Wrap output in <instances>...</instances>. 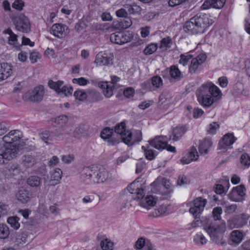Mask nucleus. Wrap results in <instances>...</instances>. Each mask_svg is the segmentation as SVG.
<instances>
[{
    "instance_id": "1",
    "label": "nucleus",
    "mask_w": 250,
    "mask_h": 250,
    "mask_svg": "<svg viewBox=\"0 0 250 250\" xmlns=\"http://www.w3.org/2000/svg\"><path fill=\"white\" fill-rule=\"evenodd\" d=\"M196 95L199 104L205 108L210 107L222 97L220 90L211 82L203 84L196 90Z\"/></svg>"
},
{
    "instance_id": "2",
    "label": "nucleus",
    "mask_w": 250,
    "mask_h": 250,
    "mask_svg": "<svg viewBox=\"0 0 250 250\" xmlns=\"http://www.w3.org/2000/svg\"><path fill=\"white\" fill-rule=\"evenodd\" d=\"M80 177L87 184H100L108 179L110 174L104 167L92 165L83 167L81 172Z\"/></svg>"
},
{
    "instance_id": "3",
    "label": "nucleus",
    "mask_w": 250,
    "mask_h": 250,
    "mask_svg": "<svg viewBox=\"0 0 250 250\" xmlns=\"http://www.w3.org/2000/svg\"><path fill=\"white\" fill-rule=\"evenodd\" d=\"M212 23V20L208 15L198 13L185 22L183 30L190 35L203 33Z\"/></svg>"
},
{
    "instance_id": "4",
    "label": "nucleus",
    "mask_w": 250,
    "mask_h": 250,
    "mask_svg": "<svg viewBox=\"0 0 250 250\" xmlns=\"http://www.w3.org/2000/svg\"><path fill=\"white\" fill-rule=\"evenodd\" d=\"M204 229L209 234L211 240L217 245L222 246L226 245L224 238L223 232L221 230V227L214 222H210L204 226Z\"/></svg>"
},
{
    "instance_id": "5",
    "label": "nucleus",
    "mask_w": 250,
    "mask_h": 250,
    "mask_svg": "<svg viewBox=\"0 0 250 250\" xmlns=\"http://www.w3.org/2000/svg\"><path fill=\"white\" fill-rule=\"evenodd\" d=\"M60 127L59 133H62L63 138H65L66 135L69 136L72 131V126L68 124V118L65 115H61L52 120Z\"/></svg>"
},
{
    "instance_id": "6",
    "label": "nucleus",
    "mask_w": 250,
    "mask_h": 250,
    "mask_svg": "<svg viewBox=\"0 0 250 250\" xmlns=\"http://www.w3.org/2000/svg\"><path fill=\"white\" fill-rule=\"evenodd\" d=\"M19 152L15 145L4 146L0 148V164L4 163V159L10 160L15 158Z\"/></svg>"
},
{
    "instance_id": "7",
    "label": "nucleus",
    "mask_w": 250,
    "mask_h": 250,
    "mask_svg": "<svg viewBox=\"0 0 250 250\" xmlns=\"http://www.w3.org/2000/svg\"><path fill=\"white\" fill-rule=\"evenodd\" d=\"M148 143L150 146L156 149H167L168 151L176 152L175 147L167 144L166 136L156 137L154 139L149 141Z\"/></svg>"
},
{
    "instance_id": "8",
    "label": "nucleus",
    "mask_w": 250,
    "mask_h": 250,
    "mask_svg": "<svg viewBox=\"0 0 250 250\" xmlns=\"http://www.w3.org/2000/svg\"><path fill=\"white\" fill-rule=\"evenodd\" d=\"M40 137L47 145L51 144L54 140L62 141L64 139L62 133H59V130L56 129L54 132L49 130H43L40 133Z\"/></svg>"
},
{
    "instance_id": "9",
    "label": "nucleus",
    "mask_w": 250,
    "mask_h": 250,
    "mask_svg": "<svg viewBox=\"0 0 250 250\" xmlns=\"http://www.w3.org/2000/svg\"><path fill=\"white\" fill-rule=\"evenodd\" d=\"M17 29L23 32H28L30 30V24L28 19L23 14L11 18Z\"/></svg>"
},
{
    "instance_id": "10",
    "label": "nucleus",
    "mask_w": 250,
    "mask_h": 250,
    "mask_svg": "<svg viewBox=\"0 0 250 250\" xmlns=\"http://www.w3.org/2000/svg\"><path fill=\"white\" fill-rule=\"evenodd\" d=\"M113 53L107 50L97 54L95 62L100 66H109L113 64Z\"/></svg>"
},
{
    "instance_id": "11",
    "label": "nucleus",
    "mask_w": 250,
    "mask_h": 250,
    "mask_svg": "<svg viewBox=\"0 0 250 250\" xmlns=\"http://www.w3.org/2000/svg\"><path fill=\"white\" fill-rule=\"evenodd\" d=\"M120 78L113 76L111 77V82H100L99 83V86L103 89V93L105 97L110 98L113 94V89L115 84L119 81Z\"/></svg>"
},
{
    "instance_id": "12",
    "label": "nucleus",
    "mask_w": 250,
    "mask_h": 250,
    "mask_svg": "<svg viewBox=\"0 0 250 250\" xmlns=\"http://www.w3.org/2000/svg\"><path fill=\"white\" fill-rule=\"evenodd\" d=\"M125 124L122 122L116 125L115 126V132L121 135V139L123 142L127 145H130L132 133L129 131L126 132Z\"/></svg>"
},
{
    "instance_id": "13",
    "label": "nucleus",
    "mask_w": 250,
    "mask_h": 250,
    "mask_svg": "<svg viewBox=\"0 0 250 250\" xmlns=\"http://www.w3.org/2000/svg\"><path fill=\"white\" fill-rule=\"evenodd\" d=\"M246 188L244 185L234 187L228 195L229 198L232 201L241 202L244 200L245 196Z\"/></svg>"
},
{
    "instance_id": "14",
    "label": "nucleus",
    "mask_w": 250,
    "mask_h": 250,
    "mask_svg": "<svg viewBox=\"0 0 250 250\" xmlns=\"http://www.w3.org/2000/svg\"><path fill=\"white\" fill-rule=\"evenodd\" d=\"M207 202V200L201 197L197 198L193 201V206L189 209L190 213L197 218V215L203 210Z\"/></svg>"
},
{
    "instance_id": "15",
    "label": "nucleus",
    "mask_w": 250,
    "mask_h": 250,
    "mask_svg": "<svg viewBox=\"0 0 250 250\" xmlns=\"http://www.w3.org/2000/svg\"><path fill=\"white\" fill-rule=\"evenodd\" d=\"M69 32L68 27L64 24L56 23L51 27V33L55 37L59 38L65 37Z\"/></svg>"
},
{
    "instance_id": "16",
    "label": "nucleus",
    "mask_w": 250,
    "mask_h": 250,
    "mask_svg": "<svg viewBox=\"0 0 250 250\" xmlns=\"http://www.w3.org/2000/svg\"><path fill=\"white\" fill-rule=\"evenodd\" d=\"M110 41L112 42L123 44L130 41L131 38L126 34L121 32H117L110 35Z\"/></svg>"
},
{
    "instance_id": "17",
    "label": "nucleus",
    "mask_w": 250,
    "mask_h": 250,
    "mask_svg": "<svg viewBox=\"0 0 250 250\" xmlns=\"http://www.w3.org/2000/svg\"><path fill=\"white\" fill-rule=\"evenodd\" d=\"M245 233L242 230H232L229 236V240L230 245H238L243 241Z\"/></svg>"
},
{
    "instance_id": "18",
    "label": "nucleus",
    "mask_w": 250,
    "mask_h": 250,
    "mask_svg": "<svg viewBox=\"0 0 250 250\" xmlns=\"http://www.w3.org/2000/svg\"><path fill=\"white\" fill-rule=\"evenodd\" d=\"M235 138L232 134L228 133L225 135L222 139L220 141L218 144V147L220 149L231 148V146L236 141Z\"/></svg>"
},
{
    "instance_id": "19",
    "label": "nucleus",
    "mask_w": 250,
    "mask_h": 250,
    "mask_svg": "<svg viewBox=\"0 0 250 250\" xmlns=\"http://www.w3.org/2000/svg\"><path fill=\"white\" fill-rule=\"evenodd\" d=\"M44 87L42 85H40L36 87L31 93H29L30 95L29 99L34 102H41L44 95Z\"/></svg>"
},
{
    "instance_id": "20",
    "label": "nucleus",
    "mask_w": 250,
    "mask_h": 250,
    "mask_svg": "<svg viewBox=\"0 0 250 250\" xmlns=\"http://www.w3.org/2000/svg\"><path fill=\"white\" fill-rule=\"evenodd\" d=\"M20 133L18 130H12L4 136L2 140L5 143L11 145V144L18 141L21 139Z\"/></svg>"
},
{
    "instance_id": "21",
    "label": "nucleus",
    "mask_w": 250,
    "mask_h": 250,
    "mask_svg": "<svg viewBox=\"0 0 250 250\" xmlns=\"http://www.w3.org/2000/svg\"><path fill=\"white\" fill-rule=\"evenodd\" d=\"M226 2V0H206L201 7L203 9H208L210 7L216 9L222 8Z\"/></svg>"
},
{
    "instance_id": "22",
    "label": "nucleus",
    "mask_w": 250,
    "mask_h": 250,
    "mask_svg": "<svg viewBox=\"0 0 250 250\" xmlns=\"http://www.w3.org/2000/svg\"><path fill=\"white\" fill-rule=\"evenodd\" d=\"M10 64L2 62L0 63V82L8 78L12 73Z\"/></svg>"
},
{
    "instance_id": "23",
    "label": "nucleus",
    "mask_w": 250,
    "mask_h": 250,
    "mask_svg": "<svg viewBox=\"0 0 250 250\" xmlns=\"http://www.w3.org/2000/svg\"><path fill=\"white\" fill-rule=\"evenodd\" d=\"M114 132L113 129L106 127L102 131L101 133V137L104 140L108 139V142L109 144L112 145L119 143V140L118 139L113 140V138H112V136Z\"/></svg>"
},
{
    "instance_id": "24",
    "label": "nucleus",
    "mask_w": 250,
    "mask_h": 250,
    "mask_svg": "<svg viewBox=\"0 0 250 250\" xmlns=\"http://www.w3.org/2000/svg\"><path fill=\"white\" fill-rule=\"evenodd\" d=\"M199 155L196 148L194 146H192L188 153V157L183 158L181 161L183 164H188L191 161H196Z\"/></svg>"
},
{
    "instance_id": "25",
    "label": "nucleus",
    "mask_w": 250,
    "mask_h": 250,
    "mask_svg": "<svg viewBox=\"0 0 250 250\" xmlns=\"http://www.w3.org/2000/svg\"><path fill=\"white\" fill-rule=\"evenodd\" d=\"M16 198L20 202L23 204L26 203L30 199V192L27 189H20L16 194Z\"/></svg>"
},
{
    "instance_id": "26",
    "label": "nucleus",
    "mask_w": 250,
    "mask_h": 250,
    "mask_svg": "<svg viewBox=\"0 0 250 250\" xmlns=\"http://www.w3.org/2000/svg\"><path fill=\"white\" fill-rule=\"evenodd\" d=\"M156 203V199L152 195H147L140 200L139 204L143 208H148L153 207Z\"/></svg>"
},
{
    "instance_id": "27",
    "label": "nucleus",
    "mask_w": 250,
    "mask_h": 250,
    "mask_svg": "<svg viewBox=\"0 0 250 250\" xmlns=\"http://www.w3.org/2000/svg\"><path fill=\"white\" fill-rule=\"evenodd\" d=\"M186 129L185 127L180 126L176 127L173 130L172 135L170 136V139L172 138V139L174 141H178L181 138V137L186 132Z\"/></svg>"
},
{
    "instance_id": "28",
    "label": "nucleus",
    "mask_w": 250,
    "mask_h": 250,
    "mask_svg": "<svg viewBox=\"0 0 250 250\" xmlns=\"http://www.w3.org/2000/svg\"><path fill=\"white\" fill-rule=\"evenodd\" d=\"M212 143L209 139H205L199 146V151L201 154H207Z\"/></svg>"
},
{
    "instance_id": "29",
    "label": "nucleus",
    "mask_w": 250,
    "mask_h": 250,
    "mask_svg": "<svg viewBox=\"0 0 250 250\" xmlns=\"http://www.w3.org/2000/svg\"><path fill=\"white\" fill-rule=\"evenodd\" d=\"M87 99L90 102H95L102 100V96L100 93L94 90H87Z\"/></svg>"
},
{
    "instance_id": "30",
    "label": "nucleus",
    "mask_w": 250,
    "mask_h": 250,
    "mask_svg": "<svg viewBox=\"0 0 250 250\" xmlns=\"http://www.w3.org/2000/svg\"><path fill=\"white\" fill-rule=\"evenodd\" d=\"M20 167L16 165H12L5 170V175L8 178H11L20 174Z\"/></svg>"
},
{
    "instance_id": "31",
    "label": "nucleus",
    "mask_w": 250,
    "mask_h": 250,
    "mask_svg": "<svg viewBox=\"0 0 250 250\" xmlns=\"http://www.w3.org/2000/svg\"><path fill=\"white\" fill-rule=\"evenodd\" d=\"M237 223V229L241 228L247 224L250 215L248 214L242 213L235 216Z\"/></svg>"
},
{
    "instance_id": "32",
    "label": "nucleus",
    "mask_w": 250,
    "mask_h": 250,
    "mask_svg": "<svg viewBox=\"0 0 250 250\" xmlns=\"http://www.w3.org/2000/svg\"><path fill=\"white\" fill-rule=\"evenodd\" d=\"M3 33L9 35L8 37L9 43L11 45H16V44L17 43V35L15 34L10 28L4 30ZM15 47L17 49H19L18 46H15Z\"/></svg>"
},
{
    "instance_id": "33",
    "label": "nucleus",
    "mask_w": 250,
    "mask_h": 250,
    "mask_svg": "<svg viewBox=\"0 0 250 250\" xmlns=\"http://www.w3.org/2000/svg\"><path fill=\"white\" fill-rule=\"evenodd\" d=\"M27 184L33 188H39L41 185V178L38 176H31L27 179Z\"/></svg>"
},
{
    "instance_id": "34",
    "label": "nucleus",
    "mask_w": 250,
    "mask_h": 250,
    "mask_svg": "<svg viewBox=\"0 0 250 250\" xmlns=\"http://www.w3.org/2000/svg\"><path fill=\"white\" fill-rule=\"evenodd\" d=\"M88 129V127L85 125H80L76 127L73 132V136L75 138L79 137L81 135L85 133Z\"/></svg>"
},
{
    "instance_id": "35",
    "label": "nucleus",
    "mask_w": 250,
    "mask_h": 250,
    "mask_svg": "<svg viewBox=\"0 0 250 250\" xmlns=\"http://www.w3.org/2000/svg\"><path fill=\"white\" fill-rule=\"evenodd\" d=\"M63 84V82L62 81H58L56 82L50 80L48 82L49 87L52 89L55 90L57 93H60L61 89Z\"/></svg>"
},
{
    "instance_id": "36",
    "label": "nucleus",
    "mask_w": 250,
    "mask_h": 250,
    "mask_svg": "<svg viewBox=\"0 0 250 250\" xmlns=\"http://www.w3.org/2000/svg\"><path fill=\"white\" fill-rule=\"evenodd\" d=\"M169 74L172 78L176 80H180L182 78L180 71L179 68L175 65L170 67Z\"/></svg>"
},
{
    "instance_id": "37",
    "label": "nucleus",
    "mask_w": 250,
    "mask_h": 250,
    "mask_svg": "<svg viewBox=\"0 0 250 250\" xmlns=\"http://www.w3.org/2000/svg\"><path fill=\"white\" fill-rule=\"evenodd\" d=\"M19 218L17 216L10 217L7 219V223L15 229H18L20 227L19 223Z\"/></svg>"
},
{
    "instance_id": "38",
    "label": "nucleus",
    "mask_w": 250,
    "mask_h": 250,
    "mask_svg": "<svg viewBox=\"0 0 250 250\" xmlns=\"http://www.w3.org/2000/svg\"><path fill=\"white\" fill-rule=\"evenodd\" d=\"M27 233L25 232H21L16 238L15 243L17 245H23L27 242Z\"/></svg>"
},
{
    "instance_id": "39",
    "label": "nucleus",
    "mask_w": 250,
    "mask_h": 250,
    "mask_svg": "<svg viewBox=\"0 0 250 250\" xmlns=\"http://www.w3.org/2000/svg\"><path fill=\"white\" fill-rule=\"evenodd\" d=\"M95 197L98 198L99 200H100V197L98 195H87L83 198V202L85 204L92 203L93 206H95L98 203V202L95 201Z\"/></svg>"
},
{
    "instance_id": "40",
    "label": "nucleus",
    "mask_w": 250,
    "mask_h": 250,
    "mask_svg": "<svg viewBox=\"0 0 250 250\" xmlns=\"http://www.w3.org/2000/svg\"><path fill=\"white\" fill-rule=\"evenodd\" d=\"M9 229L8 227L5 224L0 225V238L5 239L9 235Z\"/></svg>"
},
{
    "instance_id": "41",
    "label": "nucleus",
    "mask_w": 250,
    "mask_h": 250,
    "mask_svg": "<svg viewBox=\"0 0 250 250\" xmlns=\"http://www.w3.org/2000/svg\"><path fill=\"white\" fill-rule=\"evenodd\" d=\"M193 241L198 245H203L207 243V240L202 233H199L194 236Z\"/></svg>"
},
{
    "instance_id": "42",
    "label": "nucleus",
    "mask_w": 250,
    "mask_h": 250,
    "mask_svg": "<svg viewBox=\"0 0 250 250\" xmlns=\"http://www.w3.org/2000/svg\"><path fill=\"white\" fill-rule=\"evenodd\" d=\"M86 93L87 90L84 91L83 90H78L74 92V96L76 99L81 101H83L86 100L87 98Z\"/></svg>"
},
{
    "instance_id": "43",
    "label": "nucleus",
    "mask_w": 250,
    "mask_h": 250,
    "mask_svg": "<svg viewBox=\"0 0 250 250\" xmlns=\"http://www.w3.org/2000/svg\"><path fill=\"white\" fill-rule=\"evenodd\" d=\"M62 170L59 168H56L51 174L50 181H59L62 178Z\"/></svg>"
},
{
    "instance_id": "44",
    "label": "nucleus",
    "mask_w": 250,
    "mask_h": 250,
    "mask_svg": "<svg viewBox=\"0 0 250 250\" xmlns=\"http://www.w3.org/2000/svg\"><path fill=\"white\" fill-rule=\"evenodd\" d=\"M142 132L140 130H136L133 134V137L131 136V144L128 145H133L135 142H140L142 139Z\"/></svg>"
},
{
    "instance_id": "45",
    "label": "nucleus",
    "mask_w": 250,
    "mask_h": 250,
    "mask_svg": "<svg viewBox=\"0 0 250 250\" xmlns=\"http://www.w3.org/2000/svg\"><path fill=\"white\" fill-rule=\"evenodd\" d=\"M242 165L248 167L250 166V156L246 153L243 154L240 158Z\"/></svg>"
},
{
    "instance_id": "46",
    "label": "nucleus",
    "mask_w": 250,
    "mask_h": 250,
    "mask_svg": "<svg viewBox=\"0 0 250 250\" xmlns=\"http://www.w3.org/2000/svg\"><path fill=\"white\" fill-rule=\"evenodd\" d=\"M157 49V44L155 43H151L149 44L144 49V53L146 55H150L155 52Z\"/></svg>"
},
{
    "instance_id": "47",
    "label": "nucleus",
    "mask_w": 250,
    "mask_h": 250,
    "mask_svg": "<svg viewBox=\"0 0 250 250\" xmlns=\"http://www.w3.org/2000/svg\"><path fill=\"white\" fill-rule=\"evenodd\" d=\"M243 86L241 83H236L234 86V90L237 95H246V92L243 89Z\"/></svg>"
},
{
    "instance_id": "48",
    "label": "nucleus",
    "mask_w": 250,
    "mask_h": 250,
    "mask_svg": "<svg viewBox=\"0 0 250 250\" xmlns=\"http://www.w3.org/2000/svg\"><path fill=\"white\" fill-rule=\"evenodd\" d=\"M172 43V40L170 37L163 38L161 41L160 48H169Z\"/></svg>"
},
{
    "instance_id": "49",
    "label": "nucleus",
    "mask_w": 250,
    "mask_h": 250,
    "mask_svg": "<svg viewBox=\"0 0 250 250\" xmlns=\"http://www.w3.org/2000/svg\"><path fill=\"white\" fill-rule=\"evenodd\" d=\"M222 212L221 207H218L213 208L212 214L214 221L221 220V214Z\"/></svg>"
},
{
    "instance_id": "50",
    "label": "nucleus",
    "mask_w": 250,
    "mask_h": 250,
    "mask_svg": "<svg viewBox=\"0 0 250 250\" xmlns=\"http://www.w3.org/2000/svg\"><path fill=\"white\" fill-rule=\"evenodd\" d=\"M199 65H201L197 59H193L191 60L190 65L189 67V71L190 73H195L197 70Z\"/></svg>"
},
{
    "instance_id": "51",
    "label": "nucleus",
    "mask_w": 250,
    "mask_h": 250,
    "mask_svg": "<svg viewBox=\"0 0 250 250\" xmlns=\"http://www.w3.org/2000/svg\"><path fill=\"white\" fill-rule=\"evenodd\" d=\"M23 164L26 167H30L35 163L34 158L30 155H25L23 160Z\"/></svg>"
},
{
    "instance_id": "52",
    "label": "nucleus",
    "mask_w": 250,
    "mask_h": 250,
    "mask_svg": "<svg viewBox=\"0 0 250 250\" xmlns=\"http://www.w3.org/2000/svg\"><path fill=\"white\" fill-rule=\"evenodd\" d=\"M151 83L154 86L158 88L163 84V81L160 77L155 76L152 78Z\"/></svg>"
},
{
    "instance_id": "53",
    "label": "nucleus",
    "mask_w": 250,
    "mask_h": 250,
    "mask_svg": "<svg viewBox=\"0 0 250 250\" xmlns=\"http://www.w3.org/2000/svg\"><path fill=\"white\" fill-rule=\"evenodd\" d=\"M100 245L103 250H112L113 244L107 239L102 241Z\"/></svg>"
},
{
    "instance_id": "54",
    "label": "nucleus",
    "mask_w": 250,
    "mask_h": 250,
    "mask_svg": "<svg viewBox=\"0 0 250 250\" xmlns=\"http://www.w3.org/2000/svg\"><path fill=\"white\" fill-rule=\"evenodd\" d=\"M167 210V208L166 206H162L159 208L155 210L152 213V216L154 217H158L160 215L163 214Z\"/></svg>"
},
{
    "instance_id": "55",
    "label": "nucleus",
    "mask_w": 250,
    "mask_h": 250,
    "mask_svg": "<svg viewBox=\"0 0 250 250\" xmlns=\"http://www.w3.org/2000/svg\"><path fill=\"white\" fill-rule=\"evenodd\" d=\"M146 242L145 239L144 238L141 237L139 238L136 242L135 249L137 250H142Z\"/></svg>"
},
{
    "instance_id": "56",
    "label": "nucleus",
    "mask_w": 250,
    "mask_h": 250,
    "mask_svg": "<svg viewBox=\"0 0 250 250\" xmlns=\"http://www.w3.org/2000/svg\"><path fill=\"white\" fill-rule=\"evenodd\" d=\"M219 128V125L216 122H213L209 125V128L208 129V132L210 134H214L216 130Z\"/></svg>"
},
{
    "instance_id": "57",
    "label": "nucleus",
    "mask_w": 250,
    "mask_h": 250,
    "mask_svg": "<svg viewBox=\"0 0 250 250\" xmlns=\"http://www.w3.org/2000/svg\"><path fill=\"white\" fill-rule=\"evenodd\" d=\"M24 6V2L22 0H16L12 3V6L13 8L21 11Z\"/></svg>"
},
{
    "instance_id": "58",
    "label": "nucleus",
    "mask_w": 250,
    "mask_h": 250,
    "mask_svg": "<svg viewBox=\"0 0 250 250\" xmlns=\"http://www.w3.org/2000/svg\"><path fill=\"white\" fill-rule=\"evenodd\" d=\"M120 24L123 28L126 29L131 25L132 21L129 18L127 17L121 21Z\"/></svg>"
},
{
    "instance_id": "59",
    "label": "nucleus",
    "mask_w": 250,
    "mask_h": 250,
    "mask_svg": "<svg viewBox=\"0 0 250 250\" xmlns=\"http://www.w3.org/2000/svg\"><path fill=\"white\" fill-rule=\"evenodd\" d=\"M145 156L147 159L152 160L155 158L156 154L153 150L149 148V146H147V149L146 151Z\"/></svg>"
},
{
    "instance_id": "60",
    "label": "nucleus",
    "mask_w": 250,
    "mask_h": 250,
    "mask_svg": "<svg viewBox=\"0 0 250 250\" xmlns=\"http://www.w3.org/2000/svg\"><path fill=\"white\" fill-rule=\"evenodd\" d=\"M74 83H78L80 85H85L89 83V81L84 78H74L72 80Z\"/></svg>"
},
{
    "instance_id": "61",
    "label": "nucleus",
    "mask_w": 250,
    "mask_h": 250,
    "mask_svg": "<svg viewBox=\"0 0 250 250\" xmlns=\"http://www.w3.org/2000/svg\"><path fill=\"white\" fill-rule=\"evenodd\" d=\"M73 92V88L72 87H67L66 86H63L62 87L60 93L64 94L65 96L71 95Z\"/></svg>"
},
{
    "instance_id": "62",
    "label": "nucleus",
    "mask_w": 250,
    "mask_h": 250,
    "mask_svg": "<svg viewBox=\"0 0 250 250\" xmlns=\"http://www.w3.org/2000/svg\"><path fill=\"white\" fill-rule=\"evenodd\" d=\"M141 10V8L138 6L137 5L135 4H133L132 5H130L128 7V11L129 13L131 14H133L136 13L140 12Z\"/></svg>"
},
{
    "instance_id": "63",
    "label": "nucleus",
    "mask_w": 250,
    "mask_h": 250,
    "mask_svg": "<svg viewBox=\"0 0 250 250\" xmlns=\"http://www.w3.org/2000/svg\"><path fill=\"white\" fill-rule=\"evenodd\" d=\"M228 227L232 229L234 228H237V223L235 219V216L229 219L227 222Z\"/></svg>"
},
{
    "instance_id": "64",
    "label": "nucleus",
    "mask_w": 250,
    "mask_h": 250,
    "mask_svg": "<svg viewBox=\"0 0 250 250\" xmlns=\"http://www.w3.org/2000/svg\"><path fill=\"white\" fill-rule=\"evenodd\" d=\"M134 194H136L135 198L138 200L140 199L141 200L142 198H144L145 197H144L145 193L144 192V190L143 188H137L135 189Z\"/></svg>"
}]
</instances>
